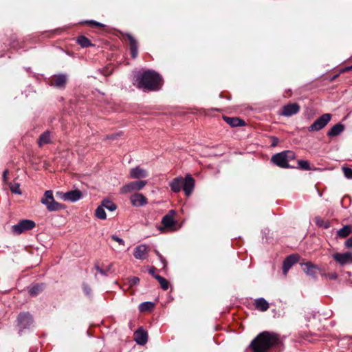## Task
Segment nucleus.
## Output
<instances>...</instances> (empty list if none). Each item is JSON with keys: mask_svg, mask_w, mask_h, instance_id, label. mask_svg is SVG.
<instances>
[{"mask_svg": "<svg viewBox=\"0 0 352 352\" xmlns=\"http://www.w3.org/2000/svg\"><path fill=\"white\" fill-rule=\"evenodd\" d=\"M44 289L43 284H36L32 286H30L28 289V292L30 296H36L38 294H40Z\"/></svg>", "mask_w": 352, "mask_h": 352, "instance_id": "393cba45", "label": "nucleus"}, {"mask_svg": "<svg viewBox=\"0 0 352 352\" xmlns=\"http://www.w3.org/2000/svg\"><path fill=\"white\" fill-rule=\"evenodd\" d=\"M135 342L140 345H144L147 342V332L142 329H138L134 333Z\"/></svg>", "mask_w": 352, "mask_h": 352, "instance_id": "f3484780", "label": "nucleus"}, {"mask_svg": "<svg viewBox=\"0 0 352 352\" xmlns=\"http://www.w3.org/2000/svg\"><path fill=\"white\" fill-rule=\"evenodd\" d=\"M125 36L128 38L129 41L131 57L133 58H135L138 54V43L137 40L129 33H126Z\"/></svg>", "mask_w": 352, "mask_h": 352, "instance_id": "dca6fc26", "label": "nucleus"}, {"mask_svg": "<svg viewBox=\"0 0 352 352\" xmlns=\"http://www.w3.org/2000/svg\"><path fill=\"white\" fill-rule=\"evenodd\" d=\"M56 195L58 198L63 201L75 202L80 199L82 197V192L78 189L69 190L66 192H56Z\"/></svg>", "mask_w": 352, "mask_h": 352, "instance_id": "6e6552de", "label": "nucleus"}, {"mask_svg": "<svg viewBox=\"0 0 352 352\" xmlns=\"http://www.w3.org/2000/svg\"><path fill=\"white\" fill-rule=\"evenodd\" d=\"M155 253H156L157 256H158L160 261L162 263L163 267H165L167 265V262H166V259L162 256V255L157 250L155 251Z\"/></svg>", "mask_w": 352, "mask_h": 352, "instance_id": "a19ab883", "label": "nucleus"}, {"mask_svg": "<svg viewBox=\"0 0 352 352\" xmlns=\"http://www.w3.org/2000/svg\"><path fill=\"white\" fill-rule=\"evenodd\" d=\"M148 250V248L146 245L141 244L135 248L133 255L135 258L143 260L145 258Z\"/></svg>", "mask_w": 352, "mask_h": 352, "instance_id": "a211bd4d", "label": "nucleus"}, {"mask_svg": "<svg viewBox=\"0 0 352 352\" xmlns=\"http://www.w3.org/2000/svg\"><path fill=\"white\" fill-rule=\"evenodd\" d=\"M54 199L53 193L52 190H47L45 192L43 197L41 199V202L43 205H46V203H49L51 200Z\"/></svg>", "mask_w": 352, "mask_h": 352, "instance_id": "2f4dec72", "label": "nucleus"}, {"mask_svg": "<svg viewBox=\"0 0 352 352\" xmlns=\"http://www.w3.org/2000/svg\"><path fill=\"white\" fill-rule=\"evenodd\" d=\"M118 135V134H112L111 135H107V139H115Z\"/></svg>", "mask_w": 352, "mask_h": 352, "instance_id": "8fccbe9b", "label": "nucleus"}, {"mask_svg": "<svg viewBox=\"0 0 352 352\" xmlns=\"http://www.w3.org/2000/svg\"><path fill=\"white\" fill-rule=\"evenodd\" d=\"M171 190L179 192L183 189L185 195L189 197L192 193L195 188V179L190 175H187L184 178L182 176L174 178L169 184Z\"/></svg>", "mask_w": 352, "mask_h": 352, "instance_id": "7ed1b4c3", "label": "nucleus"}, {"mask_svg": "<svg viewBox=\"0 0 352 352\" xmlns=\"http://www.w3.org/2000/svg\"><path fill=\"white\" fill-rule=\"evenodd\" d=\"M175 214V210H170L168 214L164 215L162 219L163 226H159L158 230L161 232L164 231L165 228H169L172 230H176L175 226L177 221L174 219L173 216Z\"/></svg>", "mask_w": 352, "mask_h": 352, "instance_id": "0eeeda50", "label": "nucleus"}, {"mask_svg": "<svg viewBox=\"0 0 352 352\" xmlns=\"http://www.w3.org/2000/svg\"><path fill=\"white\" fill-rule=\"evenodd\" d=\"M147 184L146 181L138 180L129 182L120 188V193L127 194L142 190Z\"/></svg>", "mask_w": 352, "mask_h": 352, "instance_id": "9d476101", "label": "nucleus"}, {"mask_svg": "<svg viewBox=\"0 0 352 352\" xmlns=\"http://www.w3.org/2000/svg\"><path fill=\"white\" fill-rule=\"evenodd\" d=\"M16 322L19 331H22L33 327L34 318L30 312H21L17 316Z\"/></svg>", "mask_w": 352, "mask_h": 352, "instance_id": "39448f33", "label": "nucleus"}, {"mask_svg": "<svg viewBox=\"0 0 352 352\" xmlns=\"http://www.w3.org/2000/svg\"><path fill=\"white\" fill-rule=\"evenodd\" d=\"M298 256L296 254H291L288 256L283 263V273L285 276L287 275L289 269L298 262Z\"/></svg>", "mask_w": 352, "mask_h": 352, "instance_id": "f8f14e48", "label": "nucleus"}, {"mask_svg": "<svg viewBox=\"0 0 352 352\" xmlns=\"http://www.w3.org/2000/svg\"><path fill=\"white\" fill-rule=\"evenodd\" d=\"M315 222H316V224L318 227L324 228V229H327V228H329L330 227L329 221H325V220H324L323 219H322L320 217H316L315 218Z\"/></svg>", "mask_w": 352, "mask_h": 352, "instance_id": "cd10ccee", "label": "nucleus"}, {"mask_svg": "<svg viewBox=\"0 0 352 352\" xmlns=\"http://www.w3.org/2000/svg\"><path fill=\"white\" fill-rule=\"evenodd\" d=\"M332 257L340 265L352 263V253L350 252L344 253H335L332 255Z\"/></svg>", "mask_w": 352, "mask_h": 352, "instance_id": "9b49d317", "label": "nucleus"}, {"mask_svg": "<svg viewBox=\"0 0 352 352\" xmlns=\"http://www.w3.org/2000/svg\"><path fill=\"white\" fill-rule=\"evenodd\" d=\"M254 305L256 309L261 311H267L270 307L268 302L263 298H256Z\"/></svg>", "mask_w": 352, "mask_h": 352, "instance_id": "4be33fe9", "label": "nucleus"}, {"mask_svg": "<svg viewBox=\"0 0 352 352\" xmlns=\"http://www.w3.org/2000/svg\"><path fill=\"white\" fill-rule=\"evenodd\" d=\"M148 174L147 170L140 168V166H136L131 168L129 172V177L131 179H139L146 178L148 177Z\"/></svg>", "mask_w": 352, "mask_h": 352, "instance_id": "4468645a", "label": "nucleus"}, {"mask_svg": "<svg viewBox=\"0 0 352 352\" xmlns=\"http://www.w3.org/2000/svg\"><path fill=\"white\" fill-rule=\"evenodd\" d=\"M45 206L47 209L50 212L58 211L63 208L62 204L56 201L54 199L51 200L49 203H46Z\"/></svg>", "mask_w": 352, "mask_h": 352, "instance_id": "a878e982", "label": "nucleus"}, {"mask_svg": "<svg viewBox=\"0 0 352 352\" xmlns=\"http://www.w3.org/2000/svg\"><path fill=\"white\" fill-rule=\"evenodd\" d=\"M323 276H324L331 280H336L338 278V274L336 272H333V273H329V274H324Z\"/></svg>", "mask_w": 352, "mask_h": 352, "instance_id": "c03bdc74", "label": "nucleus"}, {"mask_svg": "<svg viewBox=\"0 0 352 352\" xmlns=\"http://www.w3.org/2000/svg\"><path fill=\"white\" fill-rule=\"evenodd\" d=\"M133 84L144 91H156L162 85L161 76L153 70L140 71L134 74Z\"/></svg>", "mask_w": 352, "mask_h": 352, "instance_id": "f03ea898", "label": "nucleus"}, {"mask_svg": "<svg viewBox=\"0 0 352 352\" xmlns=\"http://www.w3.org/2000/svg\"><path fill=\"white\" fill-rule=\"evenodd\" d=\"M20 186L19 184H11L10 186V190L12 193L21 195V191L20 190Z\"/></svg>", "mask_w": 352, "mask_h": 352, "instance_id": "c9c22d12", "label": "nucleus"}, {"mask_svg": "<svg viewBox=\"0 0 352 352\" xmlns=\"http://www.w3.org/2000/svg\"><path fill=\"white\" fill-rule=\"evenodd\" d=\"M77 43L82 47H87L89 46H91L92 44L89 39H88L85 36H80L77 38Z\"/></svg>", "mask_w": 352, "mask_h": 352, "instance_id": "c85d7f7f", "label": "nucleus"}, {"mask_svg": "<svg viewBox=\"0 0 352 352\" xmlns=\"http://www.w3.org/2000/svg\"><path fill=\"white\" fill-rule=\"evenodd\" d=\"M95 269L97 270V272H98L102 276H108V272H107V270H106V269H102L99 267V265L98 264H96L95 265Z\"/></svg>", "mask_w": 352, "mask_h": 352, "instance_id": "58836bf2", "label": "nucleus"}, {"mask_svg": "<svg viewBox=\"0 0 352 352\" xmlns=\"http://www.w3.org/2000/svg\"><path fill=\"white\" fill-rule=\"evenodd\" d=\"M67 76L66 74H60L55 76L54 78L52 81V84L58 88L65 87L67 82Z\"/></svg>", "mask_w": 352, "mask_h": 352, "instance_id": "aec40b11", "label": "nucleus"}, {"mask_svg": "<svg viewBox=\"0 0 352 352\" xmlns=\"http://www.w3.org/2000/svg\"><path fill=\"white\" fill-rule=\"evenodd\" d=\"M297 168L304 170H309L311 169L309 162L306 160H298Z\"/></svg>", "mask_w": 352, "mask_h": 352, "instance_id": "f704fd0d", "label": "nucleus"}, {"mask_svg": "<svg viewBox=\"0 0 352 352\" xmlns=\"http://www.w3.org/2000/svg\"><path fill=\"white\" fill-rule=\"evenodd\" d=\"M304 265L305 268H303V271L306 274L313 278H316L317 276L316 270L318 269V267L316 265H313L310 262L305 263Z\"/></svg>", "mask_w": 352, "mask_h": 352, "instance_id": "412c9836", "label": "nucleus"}, {"mask_svg": "<svg viewBox=\"0 0 352 352\" xmlns=\"http://www.w3.org/2000/svg\"><path fill=\"white\" fill-rule=\"evenodd\" d=\"M351 232V227L350 226H345L340 228L337 234L340 237H346Z\"/></svg>", "mask_w": 352, "mask_h": 352, "instance_id": "c756f323", "label": "nucleus"}, {"mask_svg": "<svg viewBox=\"0 0 352 352\" xmlns=\"http://www.w3.org/2000/svg\"><path fill=\"white\" fill-rule=\"evenodd\" d=\"M283 346V341L280 336L269 331L260 333L250 344L253 352H268L270 349H274L275 352H280Z\"/></svg>", "mask_w": 352, "mask_h": 352, "instance_id": "f257e3e1", "label": "nucleus"}, {"mask_svg": "<svg viewBox=\"0 0 352 352\" xmlns=\"http://www.w3.org/2000/svg\"><path fill=\"white\" fill-rule=\"evenodd\" d=\"M85 23H89L91 25H95V26H98V27H104V24H102L101 23H99L98 21H96L94 20L86 21Z\"/></svg>", "mask_w": 352, "mask_h": 352, "instance_id": "37998d69", "label": "nucleus"}, {"mask_svg": "<svg viewBox=\"0 0 352 352\" xmlns=\"http://www.w3.org/2000/svg\"><path fill=\"white\" fill-rule=\"evenodd\" d=\"M296 158V155L292 151L287 150L274 155L271 161L273 164L283 168H294V166L289 164V162Z\"/></svg>", "mask_w": 352, "mask_h": 352, "instance_id": "20e7f679", "label": "nucleus"}, {"mask_svg": "<svg viewBox=\"0 0 352 352\" xmlns=\"http://www.w3.org/2000/svg\"><path fill=\"white\" fill-rule=\"evenodd\" d=\"M51 141V134L49 131H46L43 133L38 140V144L40 147L49 144Z\"/></svg>", "mask_w": 352, "mask_h": 352, "instance_id": "b1692460", "label": "nucleus"}, {"mask_svg": "<svg viewBox=\"0 0 352 352\" xmlns=\"http://www.w3.org/2000/svg\"><path fill=\"white\" fill-rule=\"evenodd\" d=\"M102 206L108 210L113 212L116 210V205L109 199H105L102 202Z\"/></svg>", "mask_w": 352, "mask_h": 352, "instance_id": "bb28decb", "label": "nucleus"}, {"mask_svg": "<svg viewBox=\"0 0 352 352\" xmlns=\"http://www.w3.org/2000/svg\"><path fill=\"white\" fill-rule=\"evenodd\" d=\"M111 239H112L113 241H115L118 242L120 245H124V240H123L122 239H121V238L118 237V236H116V235H112V236H111Z\"/></svg>", "mask_w": 352, "mask_h": 352, "instance_id": "79ce46f5", "label": "nucleus"}, {"mask_svg": "<svg viewBox=\"0 0 352 352\" xmlns=\"http://www.w3.org/2000/svg\"><path fill=\"white\" fill-rule=\"evenodd\" d=\"M331 114L324 113L320 116L308 128L309 131H318L323 129L331 120Z\"/></svg>", "mask_w": 352, "mask_h": 352, "instance_id": "1a4fd4ad", "label": "nucleus"}, {"mask_svg": "<svg viewBox=\"0 0 352 352\" xmlns=\"http://www.w3.org/2000/svg\"><path fill=\"white\" fill-rule=\"evenodd\" d=\"M35 223L32 220L23 219L19 221L16 224L12 226V232L14 234L19 235L21 233L30 230L35 227Z\"/></svg>", "mask_w": 352, "mask_h": 352, "instance_id": "423d86ee", "label": "nucleus"}, {"mask_svg": "<svg viewBox=\"0 0 352 352\" xmlns=\"http://www.w3.org/2000/svg\"><path fill=\"white\" fill-rule=\"evenodd\" d=\"M342 170L345 177L347 179H352V168L349 167H343Z\"/></svg>", "mask_w": 352, "mask_h": 352, "instance_id": "e433bc0d", "label": "nucleus"}, {"mask_svg": "<svg viewBox=\"0 0 352 352\" xmlns=\"http://www.w3.org/2000/svg\"><path fill=\"white\" fill-rule=\"evenodd\" d=\"M154 307V303L149 301L143 302L140 304L139 309L140 311H146Z\"/></svg>", "mask_w": 352, "mask_h": 352, "instance_id": "7c9ffc66", "label": "nucleus"}, {"mask_svg": "<svg viewBox=\"0 0 352 352\" xmlns=\"http://www.w3.org/2000/svg\"><path fill=\"white\" fill-rule=\"evenodd\" d=\"M299 109L300 107L296 103L289 104L283 107L280 115L289 117L297 113L299 111Z\"/></svg>", "mask_w": 352, "mask_h": 352, "instance_id": "2eb2a0df", "label": "nucleus"}, {"mask_svg": "<svg viewBox=\"0 0 352 352\" xmlns=\"http://www.w3.org/2000/svg\"><path fill=\"white\" fill-rule=\"evenodd\" d=\"M131 286L136 285L140 283V278L136 276H131L129 278Z\"/></svg>", "mask_w": 352, "mask_h": 352, "instance_id": "4c0bfd02", "label": "nucleus"}, {"mask_svg": "<svg viewBox=\"0 0 352 352\" xmlns=\"http://www.w3.org/2000/svg\"><path fill=\"white\" fill-rule=\"evenodd\" d=\"M131 204L135 207H141L147 204L146 197L141 193H135L130 197Z\"/></svg>", "mask_w": 352, "mask_h": 352, "instance_id": "ddd939ff", "label": "nucleus"}, {"mask_svg": "<svg viewBox=\"0 0 352 352\" xmlns=\"http://www.w3.org/2000/svg\"><path fill=\"white\" fill-rule=\"evenodd\" d=\"M8 173V170H5L3 173V181L6 182V180H7V175Z\"/></svg>", "mask_w": 352, "mask_h": 352, "instance_id": "09e8293b", "label": "nucleus"}, {"mask_svg": "<svg viewBox=\"0 0 352 352\" xmlns=\"http://www.w3.org/2000/svg\"><path fill=\"white\" fill-rule=\"evenodd\" d=\"M272 141L271 146H272V147L276 146L278 144V142H279L278 139L277 138H276V137H273V138H272Z\"/></svg>", "mask_w": 352, "mask_h": 352, "instance_id": "49530a36", "label": "nucleus"}, {"mask_svg": "<svg viewBox=\"0 0 352 352\" xmlns=\"http://www.w3.org/2000/svg\"><path fill=\"white\" fill-rule=\"evenodd\" d=\"M224 120L226 123L233 127L245 125V122L239 118L224 117Z\"/></svg>", "mask_w": 352, "mask_h": 352, "instance_id": "5701e85b", "label": "nucleus"}, {"mask_svg": "<svg viewBox=\"0 0 352 352\" xmlns=\"http://www.w3.org/2000/svg\"><path fill=\"white\" fill-rule=\"evenodd\" d=\"M82 289H83V292H85V294L87 296H90L91 295V289L90 288V287L87 284L84 283L82 285Z\"/></svg>", "mask_w": 352, "mask_h": 352, "instance_id": "ea45409f", "label": "nucleus"}, {"mask_svg": "<svg viewBox=\"0 0 352 352\" xmlns=\"http://www.w3.org/2000/svg\"><path fill=\"white\" fill-rule=\"evenodd\" d=\"M344 244L346 248H352V237L349 238Z\"/></svg>", "mask_w": 352, "mask_h": 352, "instance_id": "de8ad7c7", "label": "nucleus"}, {"mask_svg": "<svg viewBox=\"0 0 352 352\" xmlns=\"http://www.w3.org/2000/svg\"><path fill=\"white\" fill-rule=\"evenodd\" d=\"M96 216L100 219H106L107 215L104 208L101 205L99 206L96 210Z\"/></svg>", "mask_w": 352, "mask_h": 352, "instance_id": "473e14b6", "label": "nucleus"}, {"mask_svg": "<svg viewBox=\"0 0 352 352\" xmlns=\"http://www.w3.org/2000/svg\"><path fill=\"white\" fill-rule=\"evenodd\" d=\"M148 273L153 276L155 278V276H159L158 274H155V267H151V268H149L148 270Z\"/></svg>", "mask_w": 352, "mask_h": 352, "instance_id": "a18cd8bd", "label": "nucleus"}, {"mask_svg": "<svg viewBox=\"0 0 352 352\" xmlns=\"http://www.w3.org/2000/svg\"><path fill=\"white\" fill-rule=\"evenodd\" d=\"M351 70H352V65L349 66V67H346L344 69V71H345V72H348V71H351Z\"/></svg>", "mask_w": 352, "mask_h": 352, "instance_id": "3c124183", "label": "nucleus"}, {"mask_svg": "<svg viewBox=\"0 0 352 352\" xmlns=\"http://www.w3.org/2000/svg\"><path fill=\"white\" fill-rule=\"evenodd\" d=\"M155 279H157L159 281L161 287L164 290H167L168 289L169 283L166 278H164V277H162L161 276H156Z\"/></svg>", "mask_w": 352, "mask_h": 352, "instance_id": "72a5a7b5", "label": "nucleus"}, {"mask_svg": "<svg viewBox=\"0 0 352 352\" xmlns=\"http://www.w3.org/2000/svg\"><path fill=\"white\" fill-rule=\"evenodd\" d=\"M111 267H112V264H110L107 267H106V270H107V272H109L111 269Z\"/></svg>", "mask_w": 352, "mask_h": 352, "instance_id": "603ef678", "label": "nucleus"}, {"mask_svg": "<svg viewBox=\"0 0 352 352\" xmlns=\"http://www.w3.org/2000/svg\"><path fill=\"white\" fill-rule=\"evenodd\" d=\"M344 130V125L342 123H338L333 125L327 132L328 137L333 138L339 135Z\"/></svg>", "mask_w": 352, "mask_h": 352, "instance_id": "6ab92c4d", "label": "nucleus"}]
</instances>
